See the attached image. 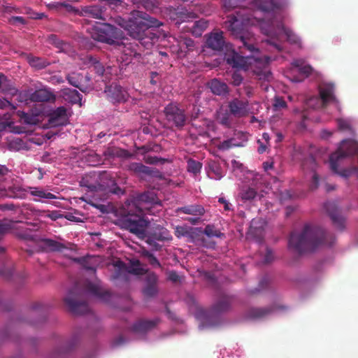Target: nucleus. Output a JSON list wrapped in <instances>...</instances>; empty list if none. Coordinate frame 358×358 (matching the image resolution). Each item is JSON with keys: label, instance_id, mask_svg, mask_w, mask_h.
I'll use <instances>...</instances> for the list:
<instances>
[{"label": "nucleus", "instance_id": "obj_6", "mask_svg": "<svg viewBox=\"0 0 358 358\" xmlns=\"http://www.w3.org/2000/svg\"><path fill=\"white\" fill-rule=\"evenodd\" d=\"M357 150L358 145L356 142L352 140H343L338 150L330 155L329 164L331 170L335 173L347 177V171H339V164L343 159L356 154Z\"/></svg>", "mask_w": 358, "mask_h": 358}, {"label": "nucleus", "instance_id": "obj_8", "mask_svg": "<svg viewBox=\"0 0 358 358\" xmlns=\"http://www.w3.org/2000/svg\"><path fill=\"white\" fill-rule=\"evenodd\" d=\"M164 114L167 124L171 127L182 129L187 123V115L185 110L177 103H170L166 106Z\"/></svg>", "mask_w": 358, "mask_h": 358}, {"label": "nucleus", "instance_id": "obj_41", "mask_svg": "<svg viewBox=\"0 0 358 358\" xmlns=\"http://www.w3.org/2000/svg\"><path fill=\"white\" fill-rule=\"evenodd\" d=\"M127 271L134 275H143L145 270L141 266L139 260H134L131 262V266L127 268Z\"/></svg>", "mask_w": 358, "mask_h": 358}, {"label": "nucleus", "instance_id": "obj_43", "mask_svg": "<svg viewBox=\"0 0 358 358\" xmlns=\"http://www.w3.org/2000/svg\"><path fill=\"white\" fill-rule=\"evenodd\" d=\"M203 233L208 236V237H217L221 238L223 237L224 235L223 233L220 232V231L215 229L214 225L212 224H208L203 231Z\"/></svg>", "mask_w": 358, "mask_h": 358}, {"label": "nucleus", "instance_id": "obj_14", "mask_svg": "<svg viewBox=\"0 0 358 358\" xmlns=\"http://www.w3.org/2000/svg\"><path fill=\"white\" fill-rule=\"evenodd\" d=\"M155 200V194L153 192H145L139 195H138L132 205V207H135L136 213H131V209L128 210L127 213L125 212V215L123 217H124L127 215H139L141 217H143V208L140 206L142 203H152Z\"/></svg>", "mask_w": 358, "mask_h": 358}, {"label": "nucleus", "instance_id": "obj_2", "mask_svg": "<svg viewBox=\"0 0 358 358\" xmlns=\"http://www.w3.org/2000/svg\"><path fill=\"white\" fill-rule=\"evenodd\" d=\"M122 227L136 235L139 239L144 240L154 250H161L162 245L157 241H165L172 239L169 231L159 224H154L148 229L149 222L139 215H127L122 220Z\"/></svg>", "mask_w": 358, "mask_h": 358}, {"label": "nucleus", "instance_id": "obj_15", "mask_svg": "<svg viewBox=\"0 0 358 358\" xmlns=\"http://www.w3.org/2000/svg\"><path fill=\"white\" fill-rule=\"evenodd\" d=\"M249 101L247 99L235 98L229 102L230 113L236 117H242L248 113Z\"/></svg>", "mask_w": 358, "mask_h": 358}, {"label": "nucleus", "instance_id": "obj_25", "mask_svg": "<svg viewBox=\"0 0 358 358\" xmlns=\"http://www.w3.org/2000/svg\"><path fill=\"white\" fill-rule=\"evenodd\" d=\"M271 307L251 308L246 313V317L250 320H260L266 317L273 312Z\"/></svg>", "mask_w": 358, "mask_h": 358}, {"label": "nucleus", "instance_id": "obj_26", "mask_svg": "<svg viewBox=\"0 0 358 358\" xmlns=\"http://www.w3.org/2000/svg\"><path fill=\"white\" fill-rule=\"evenodd\" d=\"M208 87L215 95L224 96L229 92L228 86L225 83L214 78L207 83Z\"/></svg>", "mask_w": 358, "mask_h": 358}, {"label": "nucleus", "instance_id": "obj_48", "mask_svg": "<svg viewBox=\"0 0 358 358\" xmlns=\"http://www.w3.org/2000/svg\"><path fill=\"white\" fill-rule=\"evenodd\" d=\"M142 255L144 257L147 258L148 262L153 267H161V264L156 257L148 250H143Z\"/></svg>", "mask_w": 358, "mask_h": 358}, {"label": "nucleus", "instance_id": "obj_56", "mask_svg": "<svg viewBox=\"0 0 358 358\" xmlns=\"http://www.w3.org/2000/svg\"><path fill=\"white\" fill-rule=\"evenodd\" d=\"M9 22L13 25L20 24H26L27 20L21 16H13L9 19Z\"/></svg>", "mask_w": 358, "mask_h": 358}, {"label": "nucleus", "instance_id": "obj_44", "mask_svg": "<svg viewBox=\"0 0 358 358\" xmlns=\"http://www.w3.org/2000/svg\"><path fill=\"white\" fill-rule=\"evenodd\" d=\"M231 114L230 113H229L228 112L220 113L217 115V120L222 125L229 127L231 123Z\"/></svg>", "mask_w": 358, "mask_h": 358}, {"label": "nucleus", "instance_id": "obj_47", "mask_svg": "<svg viewBox=\"0 0 358 358\" xmlns=\"http://www.w3.org/2000/svg\"><path fill=\"white\" fill-rule=\"evenodd\" d=\"M96 59V57H94L91 54L82 55L80 57V60L81 61L80 64L85 66L87 68H91Z\"/></svg>", "mask_w": 358, "mask_h": 358}, {"label": "nucleus", "instance_id": "obj_46", "mask_svg": "<svg viewBox=\"0 0 358 358\" xmlns=\"http://www.w3.org/2000/svg\"><path fill=\"white\" fill-rule=\"evenodd\" d=\"M256 190L251 187L243 189L241 192V197L243 200L245 201L252 200L256 196Z\"/></svg>", "mask_w": 358, "mask_h": 358}, {"label": "nucleus", "instance_id": "obj_37", "mask_svg": "<svg viewBox=\"0 0 358 358\" xmlns=\"http://www.w3.org/2000/svg\"><path fill=\"white\" fill-rule=\"evenodd\" d=\"M138 8L143 7L147 10H152L158 7L156 0H131Z\"/></svg>", "mask_w": 358, "mask_h": 358}, {"label": "nucleus", "instance_id": "obj_53", "mask_svg": "<svg viewBox=\"0 0 358 358\" xmlns=\"http://www.w3.org/2000/svg\"><path fill=\"white\" fill-rule=\"evenodd\" d=\"M47 41L49 43L55 45L59 48L62 45V43L55 34H50L48 36Z\"/></svg>", "mask_w": 358, "mask_h": 358}, {"label": "nucleus", "instance_id": "obj_38", "mask_svg": "<svg viewBox=\"0 0 358 358\" xmlns=\"http://www.w3.org/2000/svg\"><path fill=\"white\" fill-rule=\"evenodd\" d=\"M187 169L188 172L192 173L194 175H196L201 172L202 164L200 162L190 158L187 159Z\"/></svg>", "mask_w": 358, "mask_h": 358}, {"label": "nucleus", "instance_id": "obj_35", "mask_svg": "<svg viewBox=\"0 0 358 358\" xmlns=\"http://www.w3.org/2000/svg\"><path fill=\"white\" fill-rule=\"evenodd\" d=\"M27 59L30 66L38 70L45 69L50 65V62L41 57L29 56Z\"/></svg>", "mask_w": 358, "mask_h": 358}, {"label": "nucleus", "instance_id": "obj_22", "mask_svg": "<svg viewBox=\"0 0 358 358\" xmlns=\"http://www.w3.org/2000/svg\"><path fill=\"white\" fill-rule=\"evenodd\" d=\"M178 55L179 57H185L187 52H192L195 48V43L190 38L180 36L178 41Z\"/></svg>", "mask_w": 358, "mask_h": 358}, {"label": "nucleus", "instance_id": "obj_31", "mask_svg": "<svg viewBox=\"0 0 358 358\" xmlns=\"http://www.w3.org/2000/svg\"><path fill=\"white\" fill-rule=\"evenodd\" d=\"M41 244L43 248L51 252H61L66 248L63 243L50 238L41 239Z\"/></svg>", "mask_w": 358, "mask_h": 358}, {"label": "nucleus", "instance_id": "obj_34", "mask_svg": "<svg viewBox=\"0 0 358 358\" xmlns=\"http://www.w3.org/2000/svg\"><path fill=\"white\" fill-rule=\"evenodd\" d=\"M208 26V22L204 19L195 21L191 27L192 33L196 37L201 36L203 31L207 29Z\"/></svg>", "mask_w": 358, "mask_h": 358}, {"label": "nucleus", "instance_id": "obj_9", "mask_svg": "<svg viewBox=\"0 0 358 358\" xmlns=\"http://www.w3.org/2000/svg\"><path fill=\"white\" fill-rule=\"evenodd\" d=\"M334 85L331 83L324 84L319 88L320 97L313 96L308 101L309 106L325 107L329 103L337 102L334 95Z\"/></svg>", "mask_w": 358, "mask_h": 358}, {"label": "nucleus", "instance_id": "obj_7", "mask_svg": "<svg viewBox=\"0 0 358 358\" xmlns=\"http://www.w3.org/2000/svg\"><path fill=\"white\" fill-rule=\"evenodd\" d=\"M83 292L76 285L64 298V302L69 311L74 315H83L89 312L90 308L84 299Z\"/></svg>", "mask_w": 358, "mask_h": 358}, {"label": "nucleus", "instance_id": "obj_24", "mask_svg": "<svg viewBox=\"0 0 358 358\" xmlns=\"http://www.w3.org/2000/svg\"><path fill=\"white\" fill-rule=\"evenodd\" d=\"M257 7L266 13L275 12L282 8V3L274 0H256Z\"/></svg>", "mask_w": 358, "mask_h": 358}, {"label": "nucleus", "instance_id": "obj_42", "mask_svg": "<svg viewBox=\"0 0 358 358\" xmlns=\"http://www.w3.org/2000/svg\"><path fill=\"white\" fill-rule=\"evenodd\" d=\"M8 149L11 151H19L24 148V143L20 138H15L8 143Z\"/></svg>", "mask_w": 358, "mask_h": 358}, {"label": "nucleus", "instance_id": "obj_55", "mask_svg": "<svg viewBox=\"0 0 358 358\" xmlns=\"http://www.w3.org/2000/svg\"><path fill=\"white\" fill-rule=\"evenodd\" d=\"M303 165V169H306L308 166V165H309L310 169L313 171H315L316 166H317L315 159L313 156L308 157L306 159V161L304 162Z\"/></svg>", "mask_w": 358, "mask_h": 358}, {"label": "nucleus", "instance_id": "obj_62", "mask_svg": "<svg viewBox=\"0 0 358 358\" xmlns=\"http://www.w3.org/2000/svg\"><path fill=\"white\" fill-rule=\"evenodd\" d=\"M338 128L341 130H343V131H348V130L350 131V130H351L350 124L346 120H339L338 121Z\"/></svg>", "mask_w": 358, "mask_h": 358}, {"label": "nucleus", "instance_id": "obj_30", "mask_svg": "<svg viewBox=\"0 0 358 358\" xmlns=\"http://www.w3.org/2000/svg\"><path fill=\"white\" fill-rule=\"evenodd\" d=\"M225 59L227 64L234 68H244L246 65L245 57L235 51H233L231 55H227Z\"/></svg>", "mask_w": 358, "mask_h": 358}, {"label": "nucleus", "instance_id": "obj_45", "mask_svg": "<svg viewBox=\"0 0 358 358\" xmlns=\"http://www.w3.org/2000/svg\"><path fill=\"white\" fill-rule=\"evenodd\" d=\"M108 155L113 157H117L121 158H129L131 154L126 150L120 148H113L108 150Z\"/></svg>", "mask_w": 358, "mask_h": 358}, {"label": "nucleus", "instance_id": "obj_64", "mask_svg": "<svg viewBox=\"0 0 358 358\" xmlns=\"http://www.w3.org/2000/svg\"><path fill=\"white\" fill-rule=\"evenodd\" d=\"M13 274V271L10 268H0V275H2L6 279L10 278Z\"/></svg>", "mask_w": 358, "mask_h": 358}, {"label": "nucleus", "instance_id": "obj_40", "mask_svg": "<svg viewBox=\"0 0 358 358\" xmlns=\"http://www.w3.org/2000/svg\"><path fill=\"white\" fill-rule=\"evenodd\" d=\"M14 222L8 220H0V241L3 238L4 235L7 234L13 227Z\"/></svg>", "mask_w": 358, "mask_h": 358}, {"label": "nucleus", "instance_id": "obj_33", "mask_svg": "<svg viewBox=\"0 0 358 358\" xmlns=\"http://www.w3.org/2000/svg\"><path fill=\"white\" fill-rule=\"evenodd\" d=\"M278 31L280 33H283L286 36L287 40L290 43L296 45L300 43V38L298 37V36L291 29L286 28L282 23L278 25Z\"/></svg>", "mask_w": 358, "mask_h": 358}, {"label": "nucleus", "instance_id": "obj_13", "mask_svg": "<svg viewBox=\"0 0 358 358\" xmlns=\"http://www.w3.org/2000/svg\"><path fill=\"white\" fill-rule=\"evenodd\" d=\"M326 211L329 215L334 225L339 230L345 228V219L340 214V211L335 202L328 201L324 206Z\"/></svg>", "mask_w": 358, "mask_h": 358}, {"label": "nucleus", "instance_id": "obj_19", "mask_svg": "<svg viewBox=\"0 0 358 358\" xmlns=\"http://www.w3.org/2000/svg\"><path fill=\"white\" fill-rule=\"evenodd\" d=\"M222 34V31L211 33L206 39V46L213 50H222L225 45Z\"/></svg>", "mask_w": 358, "mask_h": 358}, {"label": "nucleus", "instance_id": "obj_60", "mask_svg": "<svg viewBox=\"0 0 358 358\" xmlns=\"http://www.w3.org/2000/svg\"><path fill=\"white\" fill-rule=\"evenodd\" d=\"M109 192L113 194L122 195L125 193L124 190L117 185L115 182L113 184Z\"/></svg>", "mask_w": 358, "mask_h": 358}, {"label": "nucleus", "instance_id": "obj_21", "mask_svg": "<svg viewBox=\"0 0 358 358\" xmlns=\"http://www.w3.org/2000/svg\"><path fill=\"white\" fill-rule=\"evenodd\" d=\"M157 275L154 273H150L146 275V285L143 289V294L148 297H152L157 293Z\"/></svg>", "mask_w": 358, "mask_h": 358}, {"label": "nucleus", "instance_id": "obj_5", "mask_svg": "<svg viewBox=\"0 0 358 358\" xmlns=\"http://www.w3.org/2000/svg\"><path fill=\"white\" fill-rule=\"evenodd\" d=\"M90 34L95 41L119 45L117 39L120 38L122 31L109 23H96L91 28Z\"/></svg>", "mask_w": 358, "mask_h": 358}, {"label": "nucleus", "instance_id": "obj_61", "mask_svg": "<svg viewBox=\"0 0 358 358\" xmlns=\"http://www.w3.org/2000/svg\"><path fill=\"white\" fill-rule=\"evenodd\" d=\"M273 259H274V256H273L272 250L267 248L266 252V254H265L264 258V263L269 264V263L272 262L273 261Z\"/></svg>", "mask_w": 358, "mask_h": 358}, {"label": "nucleus", "instance_id": "obj_32", "mask_svg": "<svg viewBox=\"0 0 358 358\" xmlns=\"http://www.w3.org/2000/svg\"><path fill=\"white\" fill-rule=\"evenodd\" d=\"M0 91L4 94H15L17 92L11 81L1 73H0Z\"/></svg>", "mask_w": 358, "mask_h": 358}, {"label": "nucleus", "instance_id": "obj_3", "mask_svg": "<svg viewBox=\"0 0 358 358\" xmlns=\"http://www.w3.org/2000/svg\"><path fill=\"white\" fill-rule=\"evenodd\" d=\"M336 241L335 236L321 227L306 225L303 230L292 232L288 241L289 248L302 254L310 252L321 245L332 246Z\"/></svg>", "mask_w": 358, "mask_h": 358}, {"label": "nucleus", "instance_id": "obj_10", "mask_svg": "<svg viewBox=\"0 0 358 358\" xmlns=\"http://www.w3.org/2000/svg\"><path fill=\"white\" fill-rule=\"evenodd\" d=\"M177 213L191 215L193 217L185 219L192 224H197L201 222V217L206 213V210L202 205L191 204L180 207L176 210Z\"/></svg>", "mask_w": 358, "mask_h": 358}, {"label": "nucleus", "instance_id": "obj_58", "mask_svg": "<svg viewBox=\"0 0 358 358\" xmlns=\"http://www.w3.org/2000/svg\"><path fill=\"white\" fill-rule=\"evenodd\" d=\"M66 9V10L69 13H74L79 15V13L80 12V9L76 8L72 5L69 3H66V2H62V7Z\"/></svg>", "mask_w": 358, "mask_h": 358}, {"label": "nucleus", "instance_id": "obj_20", "mask_svg": "<svg viewBox=\"0 0 358 358\" xmlns=\"http://www.w3.org/2000/svg\"><path fill=\"white\" fill-rule=\"evenodd\" d=\"M127 169L132 172L135 176L143 178L144 176H154L155 169L149 166H145L141 163L131 162L128 166Z\"/></svg>", "mask_w": 358, "mask_h": 358}, {"label": "nucleus", "instance_id": "obj_17", "mask_svg": "<svg viewBox=\"0 0 358 358\" xmlns=\"http://www.w3.org/2000/svg\"><path fill=\"white\" fill-rule=\"evenodd\" d=\"M66 109L64 106H60L52 110L49 114V122L52 126L64 125L67 122Z\"/></svg>", "mask_w": 358, "mask_h": 358}, {"label": "nucleus", "instance_id": "obj_12", "mask_svg": "<svg viewBox=\"0 0 358 358\" xmlns=\"http://www.w3.org/2000/svg\"><path fill=\"white\" fill-rule=\"evenodd\" d=\"M105 92L108 99L113 103H124L129 97L127 92L117 84L107 86Z\"/></svg>", "mask_w": 358, "mask_h": 358}, {"label": "nucleus", "instance_id": "obj_57", "mask_svg": "<svg viewBox=\"0 0 358 358\" xmlns=\"http://www.w3.org/2000/svg\"><path fill=\"white\" fill-rule=\"evenodd\" d=\"M273 107L275 108V110L284 108L287 107V103L282 98L275 97Z\"/></svg>", "mask_w": 358, "mask_h": 358}, {"label": "nucleus", "instance_id": "obj_36", "mask_svg": "<svg viewBox=\"0 0 358 358\" xmlns=\"http://www.w3.org/2000/svg\"><path fill=\"white\" fill-rule=\"evenodd\" d=\"M29 193L31 196L38 197L39 199H55L56 196L50 192H45L43 189L38 187H30Z\"/></svg>", "mask_w": 358, "mask_h": 358}, {"label": "nucleus", "instance_id": "obj_29", "mask_svg": "<svg viewBox=\"0 0 358 358\" xmlns=\"http://www.w3.org/2000/svg\"><path fill=\"white\" fill-rule=\"evenodd\" d=\"M66 80L71 85L78 88L83 92H85L84 88V75L83 73L73 72L66 76Z\"/></svg>", "mask_w": 358, "mask_h": 358}, {"label": "nucleus", "instance_id": "obj_59", "mask_svg": "<svg viewBox=\"0 0 358 358\" xmlns=\"http://www.w3.org/2000/svg\"><path fill=\"white\" fill-rule=\"evenodd\" d=\"M45 217H48V218L51 219L52 220L55 221V220H58L59 218L62 217V214L59 213V211L52 210V211L47 212L45 215Z\"/></svg>", "mask_w": 358, "mask_h": 358}, {"label": "nucleus", "instance_id": "obj_28", "mask_svg": "<svg viewBox=\"0 0 358 358\" xmlns=\"http://www.w3.org/2000/svg\"><path fill=\"white\" fill-rule=\"evenodd\" d=\"M61 96L66 101L71 104L80 103L81 105L82 95L76 90L64 88L61 91Z\"/></svg>", "mask_w": 358, "mask_h": 358}, {"label": "nucleus", "instance_id": "obj_52", "mask_svg": "<svg viewBox=\"0 0 358 358\" xmlns=\"http://www.w3.org/2000/svg\"><path fill=\"white\" fill-rule=\"evenodd\" d=\"M20 117L21 120L25 124H33L35 123V118L28 113L21 112Z\"/></svg>", "mask_w": 358, "mask_h": 358}, {"label": "nucleus", "instance_id": "obj_54", "mask_svg": "<svg viewBox=\"0 0 358 358\" xmlns=\"http://www.w3.org/2000/svg\"><path fill=\"white\" fill-rule=\"evenodd\" d=\"M243 81V76L238 72H234L231 76V83L234 86H239Z\"/></svg>", "mask_w": 358, "mask_h": 358}, {"label": "nucleus", "instance_id": "obj_18", "mask_svg": "<svg viewBox=\"0 0 358 358\" xmlns=\"http://www.w3.org/2000/svg\"><path fill=\"white\" fill-rule=\"evenodd\" d=\"M233 298L231 296L224 294H220L212 307V312L219 314L229 310Z\"/></svg>", "mask_w": 358, "mask_h": 358}, {"label": "nucleus", "instance_id": "obj_4", "mask_svg": "<svg viewBox=\"0 0 358 358\" xmlns=\"http://www.w3.org/2000/svg\"><path fill=\"white\" fill-rule=\"evenodd\" d=\"M236 13L237 16L229 15L225 24L231 34L236 40L241 53H245L243 50L251 53L258 51V49L255 47L256 38L255 35L245 24V21H248V18L240 16L237 11Z\"/></svg>", "mask_w": 358, "mask_h": 358}, {"label": "nucleus", "instance_id": "obj_11", "mask_svg": "<svg viewBox=\"0 0 358 358\" xmlns=\"http://www.w3.org/2000/svg\"><path fill=\"white\" fill-rule=\"evenodd\" d=\"M79 15L103 21H106L108 17L106 6L100 4L81 7Z\"/></svg>", "mask_w": 358, "mask_h": 358}, {"label": "nucleus", "instance_id": "obj_49", "mask_svg": "<svg viewBox=\"0 0 358 358\" xmlns=\"http://www.w3.org/2000/svg\"><path fill=\"white\" fill-rule=\"evenodd\" d=\"M237 93L240 96L245 95L248 98L253 96V87L249 85H244L242 88L237 90Z\"/></svg>", "mask_w": 358, "mask_h": 358}, {"label": "nucleus", "instance_id": "obj_50", "mask_svg": "<svg viewBox=\"0 0 358 358\" xmlns=\"http://www.w3.org/2000/svg\"><path fill=\"white\" fill-rule=\"evenodd\" d=\"M144 162L148 164H157L158 163L163 164L166 161L165 159L158 157L156 156H145L143 159Z\"/></svg>", "mask_w": 358, "mask_h": 358}, {"label": "nucleus", "instance_id": "obj_1", "mask_svg": "<svg viewBox=\"0 0 358 358\" xmlns=\"http://www.w3.org/2000/svg\"><path fill=\"white\" fill-rule=\"evenodd\" d=\"M113 22L148 49L151 48L155 41L158 39V36L150 29L157 28L163 24L157 18L137 10L131 11L128 19L116 16L113 18Z\"/></svg>", "mask_w": 358, "mask_h": 358}, {"label": "nucleus", "instance_id": "obj_51", "mask_svg": "<svg viewBox=\"0 0 358 358\" xmlns=\"http://www.w3.org/2000/svg\"><path fill=\"white\" fill-rule=\"evenodd\" d=\"M95 73L99 76H103L105 71V69L103 65L100 62L99 59L97 58L92 66Z\"/></svg>", "mask_w": 358, "mask_h": 358}, {"label": "nucleus", "instance_id": "obj_27", "mask_svg": "<svg viewBox=\"0 0 358 358\" xmlns=\"http://www.w3.org/2000/svg\"><path fill=\"white\" fill-rule=\"evenodd\" d=\"M85 287L89 292L101 301H108L110 298V293L108 291L102 289L99 285L92 282H87Z\"/></svg>", "mask_w": 358, "mask_h": 358}, {"label": "nucleus", "instance_id": "obj_39", "mask_svg": "<svg viewBox=\"0 0 358 358\" xmlns=\"http://www.w3.org/2000/svg\"><path fill=\"white\" fill-rule=\"evenodd\" d=\"M208 167L210 171L215 175L214 178L215 180H220L222 178V170L218 162L214 160L210 161Z\"/></svg>", "mask_w": 358, "mask_h": 358}, {"label": "nucleus", "instance_id": "obj_16", "mask_svg": "<svg viewBox=\"0 0 358 358\" xmlns=\"http://www.w3.org/2000/svg\"><path fill=\"white\" fill-rule=\"evenodd\" d=\"M29 99L34 102H54L56 100V96L50 90L42 88L31 93Z\"/></svg>", "mask_w": 358, "mask_h": 358}, {"label": "nucleus", "instance_id": "obj_63", "mask_svg": "<svg viewBox=\"0 0 358 358\" xmlns=\"http://www.w3.org/2000/svg\"><path fill=\"white\" fill-rule=\"evenodd\" d=\"M299 72L306 77H308L313 72V68L310 65L303 66L299 67Z\"/></svg>", "mask_w": 358, "mask_h": 358}, {"label": "nucleus", "instance_id": "obj_23", "mask_svg": "<svg viewBox=\"0 0 358 358\" xmlns=\"http://www.w3.org/2000/svg\"><path fill=\"white\" fill-rule=\"evenodd\" d=\"M159 322V320H140L134 324L132 331L136 333H145L153 329Z\"/></svg>", "mask_w": 358, "mask_h": 358}]
</instances>
